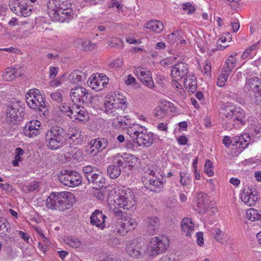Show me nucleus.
<instances>
[{"instance_id": "bf43d9fd", "label": "nucleus", "mask_w": 261, "mask_h": 261, "mask_svg": "<svg viewBox=\"0 0 261 261\" xmlns=\"http://www.w3.org/2000/svg\"><path fill=\"white\" fill-rule=\"evenodd\" d=\"M125 83L127 85H130L131 84H136V80L135 78L132 76L130 74L127 76V80H125Z\"/></svg>"}, {"instance_id": "de8ad7c7", "label": "nucleus", "mask_w": 261, "mask_h": 261, "mask_svg": "<svg viewBox=\"0 0 261 261\" xmlns=\"http://www.w3.org/2000/svg\"><path fill=\"white\" fill-rule=\"evenodd\" d=\"M237 54L233 53L231 54L226 60V65H231L233 64H239L238 59L236 57Z\"/></svg>"}, {"instance_id": "58836bf2", "label": "nucleus", "mask_w": 261, "mask_h": 261, "mask_svg": "<svg viewBox=\"0 0 261 261\" xmlns=\"http://www.w3.org/2000/svg\"><path fill=\"white\" fill-rule=\"evenodd\" d=\"M68 139L74 143L75 145L81 144L83 141V138L81 137V132L75 130V133L68 135Z\"/></svg>"}, {"instance_id": "13d9d810", "label": "nucleus", "mask_w": 261, "mask_h": 261, "mask_svg": "<svg viewBox=\"0 0 261 261\" xmlns=\"http://www.w3.org/2000/svg\"><path fill=\"white\" fill-rule=\"evenodd\" d=\"M244 139V138L243 137H240V136H234V137L232 138V139H231V141L232 142L231 145L232 146L236 145L237 147H239V143L240 139L245 141V140H243Z\"/></svg>"}, {"instance_id": "4be33fe9", "label": "nucleus", "mask_w": 261, "mask_h": 261, "mask_svg": "<svg viewBox=\"0 0 261 261\" xmlns=\"http://www.w3.org/2000/svg\"><path fill=\"white\" fill-rule=\"evenodd\" d=\"M244 89L252 92L261 91V79L255 76L247 79Z\"/></svg>"}, {"instance_id": "a211bd4d", "label": "nucleus", "mask_w": 261, "mask_h": 261, "mask_svg": "<svg viewBox=\"0 0 261 261\" xmlns=\"http://www.w3.org/2000/svg\"><path fill=\"white\" fill-rule=\"evenodd\" d=\"M136 74L144 85L149 88L153 87L154 83L149 71L146 70L139 66L136 70Z\"/></svg>"}, {"instance_id": "09e8293b", "label": "nucleus", "mask_w": 261, "mask_h": 261, "mask_svg": "<svg viewBox=\"0 0 261 261\" xmlns=\"http://www.w3.org/2000/svg\"><path fill=\"white\" fill-rule=\"evenodd\" d=\"M231 66H224L222 70L221 74L219 75L220 77H223L226 81L231 72Z\"/></svg>"}, {"instance_id": "37998d69", "label": "nucleus", "mask_w": 261, "mask_h": 261, "mask_svg": "<svg viewBox=\"0 0 261 261\" xmlns=\"http://www.w3.org/2000/svg\"><path fill=\"white\" fill-rule=\"evenodd\" d=\"M213 162L207 160L204 166V171L208 176H212L214 175Z\"/></svg>"}, {"instance_id": "338daca9", "label": "nucleus", "mask_w": 261, "mask_h": 261, "mask_svg": "<svg viewBox=\"0 0 261 261\" xmlns=\"http://www.w3.org/2000/svg\"><path fill=\"white\" fill-rule=\"evenodd\" d=\"M231 25L233 32H237L240 29V23L238 21L231 22Z\"/></svg>"}, {"instance_id": "f257e3e1", "label": "nucleus", "mask_w": 261, "mask_h": 261, "mask_svg": "<svg viewBox=\"0 0 261 261\" xmlns=\"http://www.w3.org/2000/svg\"><path fill=\"white\" fill-rule=\"evenodd\" d=\"M77 11L72 6L70 0H50L48 14L51 20L68 22L76 17Z\"/></svg>"}, {"instance_id": "5fc2aeb1", "label": "nucleus", "mask_w": 261, "mask_h": 261, "mask_svg": "<svg viewBox=\"0 0 261 261\" xmlns=\"http://www.w3.org/2000/svg\"><path fill=\"white\" fill-rule=\"evenodd\" d=\"M50 97L53 100L57 102H61L62 101V95L59 91L51 93L50 94Z\"/></svg>"}, {"instance_id": "ea45409f", "label": "nucleus", "mask_w": 261, "mask_h": 261, "mask_svg": "<svg viewBox=\"0 0 261 261\" xmlns=\"http://www.w3.org/2000/svg\"><path fill=\"white\" fill-rule=\"evenodd\" d=\"M180 40V32L178 31H175L172 33L169 34L167 37V40L171 44H173L176 43Z\"/></svg>"}, {"instance_id": "69168bd1", "label": "nucleus", "mask_w": 261, "mask_h": 261, "mask_svg": "<svg viewBox=\"0 0 261 261\" xmlns=\"http://www.w3.org/2000/svg\"><path fill=\"white\" fill-rule=\"evenodd\" d=\"M0 50H4V51H8V52H10V53H17L19 51V50L18 49L15 48L13 47H10L9 48H0Z\"/></svg>"}, {"instance_id": "6ab92c4d", "label": "nucleus", "mask_w": 261, "mask_h": 261, "mask_svg": "<svg viewBox=\"0 0 261 261\" xmlns=\"http://www.w3.org/2000/svg\"><path fill=\"white\" fill-rule=\"evenodd\" d=\"M106 218L107 216L102 213V211L96 210L90 217L91 223L103 229L105 227Z\"/></svg>"}, {"instance_id": "423d86ee", "label": "nucleus", "mask_w": 261, "mask_h": 261, "mask_svg": "<svg viewBox=\"0 0 261 261\" xmlns=\"http://www.w3.org/2000/svg\"><path fill=\"white\" fill-rule=\"evenodd\" d=\"M70 97L78 110L83 105L88 106L92 102L93 99L91 93L85 88L81 86L71 89Z\"/></svg>"}, {"instance_id": "0e129e2a", "label": "nucleus", "mask_w": 261, "mask_h": 261, "mask_svg": "<svg viewBox=\"0 0 261 261\" xmlns=\"http://www.w3.org/2000/svg\"><path fill=\"white\" fill-rule=\"evenodd\" d=\"M226 82V81L223 77H220L219 76L218 78L217 85L220 87H222L225 85Z\"/></svg>"}, {"instance_id": "cd10ccee", "label": "nucleus", "mask_w": 261, "mask_h": 261, "mask_svg": "<svg viewBox=\"0 0 261 261\" xmlns=\"http://www.w3.org/2000/svg\"><path fill=\"white\" fill-rule=\"evenodd\" d=\"M122 162L118 160L107 168V173L111 179H116L121 174Z\"/></svg>"}, {"instance_id": "c03bdc74", "label": "nucleus", "mask_w": 261, "mask_h": 261, "mask_svg": "<svg viewBox=\"0 0 261 261\" xmlns=\"http://www.w3.org/2000/svg\"><path fill=\"white\" fill-rule=\"evenodd\" d=\"M73 114L74 115L76 119H79L80 121H83L87 115V112L82 107V109L79 111L74 110Z\"/></svg>"}, {"instance_id": "4c0bfd02", "label": "nucleus", "mask_w": 261, "mask_h": 261, "mask_svg": "<svg viewBox=\"0 0 261 261\" xmlns=\"http://www.w3.org/2000/svg\"><path fill=\"white\" fill-rule=\"evenodd\" d=\"M9 228H10L9 223L6 219L2 220L0 219V237H5L7 233L9 232Z\"/></svg>"}, {"instance_id": "79ce46f5", "label": "nucleus", "mask_w": 261, "mask_h": 261, "mask_svg": "<svg viewBox=\"0 0 261 261\" xmlns=\"http://www.w3.org/2000/svg\"><path fill=\"white\" fill-rule=\"evenodd\" d=\"M240 137H243L244 138L243 140H245V141L241 139L239 140V148H241L242 150H243L249 145L250 141V137L248 135L246 134L240 136Z\"/></svg>"}, {"instance_id": "7ed1b4c3", "label": "nucleus", "mask_w": 261, "mask_h": 261, "mask_svg": "<svg viewBox=\"0 0 261 261\" xmlns=\"http://www.w3.org/2000/svg\"><path fill=\"white\" fill-rule=\"evenodd\" d=\"M73 194L69 192L51 193L45 200L46 207L51 210L63 211L70 209L74 201Z\"/></svg>"}, {"instance_id": "e433bc0d", "label": "nucleus", "mask_w": 261, "mask_h": 261, "mask_svg": "<svg viewBox=\"0 0 261 261\" xmlns=\"http://www.w3.org/2000/svg\"><path fill=\"white\" fill-rule=\"evenodd\" d=\"M122 225L126 231H131L137 227V223L135 219L128 217L125 219Z\"/></svg>"}, {"instance_id": "c756f323", "label": "nucleus", "mask_w": 261, "mask_h": 261, "mask_svg": "<svg viewBox=\"0 0 261 261\" xmlns=\"http://www.w3.org/2000/svg\"><path fill=\"white\" fill-rule=\"evenodd\" d=\"M188 73L186 66H172L171 71V76L176 80H181Z\"/></svg>"}, {"instance_id": "b1692460", "label": "nucleus", "mask_w": 261, "mask_h": 261, "mask_svg": "<svg viewBox=\"0 0 261 261\" xmlns=\"http://www.w3.org/2000/svg\"><path fill=\"white\" fill-rule=\"evenodd\" d=\"M88 84L92 89L98 91L102 90L108 84V80L105 77V79L102 81L97 79L96 75H91L88 80Z\"/></svg>"}, {"instance_id": "4468645a", "label": "nucleus", "mask_w": 261, "mask_h": 261, "mask_svg": "<svg viewBox=\"0 0 261 261\" xmlns=\"http://www.w3.org/2000/svg\"><path fill=\"white\" fill-rule=\"evenodd\" d=\"M108 144V141L105 138H98L92 139L88 145L89 149L87 150L90 155H95L99 152V150H102L106 148Z\"/></svg>"}, {"instance_id": "2eb2a0df", "label": "nucleus", "mask_w": 261, "mask_h": 261, "mask_svg": "<svg viewBox=\"0 0 261 261\" xmlns=\"http://www.w3.org/2000/svg\"><path fill=\"white\" fill-rule=\"evenodd\" d=\"M242 201L249 206H252L255 204L258 200L256 195V190L254 188H250L244 189L241 194Z\"/></svg>"}, {"instance_id": "c9c22d12", "label": "nucleus", "mask_w": 261, "mask_h": 261, "mask_svg": "<svg viewBox=\"0 0 261 261\" xmlns=\"http://www.w3.org/2000/svg\"><path fill=\"white\" fill-rule=\"evenodd\" d=\"M82 72L79 70L72 72L68 76V80L70 83L77 84L82 80Z\"/></svg>"}, {"instance_id": "49530a36", "label": "nucleus", "mask_w": 261, "mask_h": 261, "mask_svg": "<svg viewBox=\"0 0 261 261\" xmlns=\"http://www.w3.org/2000/svg\"><path fill=\"white\" fill-rule=\"evenodd\" d=\"M179 175L180 177V182L182 186H187L190 182V179L187 173L180 172Z\"/></svg>"}, {"instance_id": "393cba45", "label": "nucleus", "mask_w": 261, "mask_h": 261, "mask_svg": "<svg viewBox=\"0 0 261 261\" xmlns=\"http://www.w3.org/2000/svg\"><path fill=\"white\" fill-rule=\"evenodd\" d=\"M138 158L135 155L124 153L117 160L122 162V167L124 168L128 166L133 167L136 166L138 163Z\"/></svg>"}, {"instance_id": "a18cd8bd", "label": "nucleus", "mask_w": 261, "mask_h": 261, "mask_svg": "<svg viewBox=\"0 0 261 261\" xmlns=\"http://www.w3.org/2000/svg\"><path fill=\"white\" fill-rule=\"evenodd\" d=\"M212 234L214 235L216 241L220 242L223 240L224 233L223 231L218 228L212 230Z\"/></svg>"}, {"instance_id": "052dcab7", "label": "nucleus", "mask_w": 261, "mask_h": 261, "mask_svg": "<svg viewBox=\"0 0 261 261\" xmlns=\"http://www.w3.org/2000/svg\"><path fill=\"white\" fill-rule=\"evenodd\" d=\"M58 71V67H51L49 69V76L50 78H54L57 74Z\"/></svg>"}, {"instance_id": "6e6d98bb", "label": "nucleus", "mask_w": 261, "mask_h": 261, "mask_svg": "<svg viewBox=\"0 0 261 261\" xmlns=\"http://www.w3.org/2000/svg\"><path fill=\"white\" fill-rule=\"evenodd\" d=\"M26 188L27 190L29 192L36 191L39 188V183L36 181H33L31 184L27 186Z\"/></svg>"}, {"instance_id": "aec40b11", "label": "nucleus", "mask_w": 261, "mask_h": 261, "mask_svg": "<svg viewBox=\"0 0 261 261\" xmlns=\"http://www.w3.org/2000/svg\"><path fill=\"white\" fill-rule=\"evenodd\" d=\"M207 195L203 192L197 193L195 195L194 201L198 207L199 213H204L206 211Z\"/></svg>"}, {"instance_id": "a878e982", "label": "nucleus", "mask_w": 261, "mask_h": 261, "mask_svg": "<svg viewBox=\"0 0 261 261\" xmlns=\"http://www.w3.org/2000/svg\"><path fill=\"white\" fill-rule=\"evenodd\" d=\"M184 84L185 89L190 93H194L197 90V80L193 75H187L184 79Z\"/></svg>"}, {"instance_id": "20e7f679", "label": "nucleus", "mask_w": 261, "mask_h": 261, "mask_svg": "<svg viewBox=\"0 0 261 261\" xmlns=\"http://www.w3.org/2000/svg\"><path fill=\"white\" fill-rule=\"evenodd\" d=\"M68 134L63 127L55 125L48 129L45 134L46 146L50 150L62 148L67 144Z\"/></svg>"}, {"instance_id": "774afa93", "label": "nucleus", "mask_w": 261, "mask_h": 261, "mask_svg": "<svg viewBox=\"0 0 261 261\" xmlns=\"http://www.w3.org/2000/svg\"><path fill=\"white\" fill-rule=\"evenodd\" d=\"M200 69L205 74H209L211 72V66H200Z\"/></svg>"}, {"instance_id": "680f3d73", "label": "nucleus", "mask_w": 261, "mask_h": 261, "mask_svg": "<svg viewBox=\"0 0 261 261\" xmlns=\"http://www.w3.org/2000/svg\"><path fill=\"white\" fill-rule=\"evenodd\" d=\"M222 143L226 147H229V145L231 144L232 142L229 136H225L222 140Z\"/></svg>"}, {"instance_id": "f704fd0d", "label": "nucleus", "mask_w": 261, "mask_h": 261, "mask_svg": "<svg viewBox=\"0 0 261 261\" xmlns=\"http://www.w3.org/2000/svg\"><path fill=\"white\" fill-rule=\"evenodd\" d=\"M249 101L252 104L261 106V91L252 92L249 96Z\"/></svg>"}, {"instance_id": "8fccbe9b", "label": "nucleus", "mask_w": 261, "mask_h": 261, "mask_svg": "<svg viewBox=\"0 0 261 261\" xmlns=\"http://www.w3.org/2000/svg\"><path fill=\"white\" fill-rule=\"evenodd\" d=\"M60 109L65 114L72 118L71 115L74 114V110L72 109L71 107L67 105H63Z\"/></svg>"}, {"instance_id": "412c9836", "label": "nucleus", "mask_w": 261, "mask_h": 261, "mask_svg": "<svg viewBox=\"0 0 261 261\" xmlns=\"http://www.w3.org/2000/svg\"><path fill=\"white\" fill-rule=\"evenodd\" d=\"M106 179L102 173L98 169L90 179L88 181V183L91 186V187L95 189L98 190L103 187L105 183Z\"/></svg>"}, {"instance_id": "ddd939ff", "label": "nucleus", "mask_w": 261, "mask_h": 261, "mask_svg": "<svg viewBox=\"0 0 261 261\" xmlns=\"http://www.w3.org/2000/svg\"><path fill=\"white\" fill-rule=\"evenodd\" d=\"M144 242L141 239H134L131 243L127 245L126 250L128 254L132 257L138 258L142 255Z\"/></svg>"}, {"instance_id": "6e6552de", "label": "nucleus", "mask_w": 261, "mask_h": 261, "mask_svg": "<svg viewBox=\"0 0 261 261\" xmlns=\"http://www.w3.org/2000/svg\"><path fill=\"white\" fill-rule=\"evenodd\" d=\"M220 109L222 117L233 122L239 121L242 124L245 122V113L240 108L236 107L231 103L226 102L221 104Z\"/></svg>"}, {"instance_id": "7c9ffc66", "label": "nucleus", "mask_w": 261, "mask_h": 261, "mask_svg": "<svg viewBox=\"0 0 261 261\" xmlns=\"http://www.w3.org/2000/svg\"><path fill=\"white\" fill-rule=\"evenodd\" d=\"M181 228L182 231L186 233V236L190 237L191 232L194 230V225L192 223L191 219L185 218L182 220Z\"/></svg>"}, {"instance_id": "dca6fc26", "label": "nucleus", "mask_w": 261, "mask_h": 261, "mask_svg": "<svg viewBox=\"0 0 261 261\" xmlns=\"http://www.w3.org/2000/svg\"><path fill=\"white\" fill-rule=\"evenodd\" d=\"M144 187L150 191L157 192L163 188V183L159 179H155L149 175H145L142 178Z\"/></svg>"}, {"instance_id": "bb28decb", "label": "nucleus", "mask_w": 261, "mask_h": 261, "mask_svg": "<svg viewBox=\"0 0 261 261\" xmlns=\"http://www.w3.org/2000/svg\"><path fill=\"white\" fill-rule=\"evenodd\" d=\"M20 68L8 67L3 74V79L6 81H11L22 75Z\"/></svg>"}, {"instance_id": "473e14b6", "label": "nucleus", "mask_w": 261, "mask_h": 261, "mask_svg": "<svg viewBox=\"0 0 261 261\" xmlns=\"http://www.w3.org/2000/svg\"><path fill=\"white\" fill-rule=\"evenodd\" d=\"M98 170V169L95 166L90 165L84 166L83 168L84 177L88 181Z\"/></svg>"}, {"instance_id": "f8f14e48", "label": "nucleus", "mask_w": 261, "mask_h": 261, "mask_svg": "<svg viewBox=\"0 0 261 261\" xmlns=\"http://www.w3.org/2000/svg\"><path fill=\"white\" fill-rule=\"evenodd\" d=\"M7 117H9L11 121H21L24 115V108L18 101L12 103L7 108Z\"/></svg>"}, {"instance_id": "f03ea898", "label": "nucleus", "mask_w": 261, "mask_h": 261, "mask_svg": "<svg viewBox=\"0 0 261 261\" xmlns=\"http://www.w3.org/2000/svg\"><path fill=\"white\" fill-rule=\"evenodd\" d=\"M108 200L113 202L114 207L113 212L117 216L121 217L123 212L119 208L134 211L136 209V200L130 193H127L123 190L113 189L111 191L108 197Z\"/></svg>"}, {"instance_id": "c85d7f7f", "label": "nucleus", "mask_w": 261, "mask_h": 261, "mask_svg": "<svg viewBox=\"0 0 261 261\" xmlns=\"http://www.w3.org/2000/svg\"><path fill=\"white\" fill-rule=\"evenodd\" d=\"M144 28L150 31L160 33L164 29V25L162 21L157 20H152L148 21L144 24Z\"/></svg>"}, {"instance_id": "39448f33", "label": "nucleus", "mask_w": 261, "mask_h": 261, "mask_svg": "<svg viewBox=\"0 0 261 261\" xmlns=\"http://www.w3.org/2000/svg\"><path fill=\"white\" fill-rule=\"evenodd\" d=\"M126 102V98L123 96L117 99L109 97L104 101V111L110 116L117 117L125 110L127 107Z\"/></svg>"}, {"instance_id": "72a5a7b5", "label": "nucleus", "mask_w": 261, "mask_h": 261, "mask_svg": "<svg viewBox=\"0 0 261 261\" xmlns=\"http://www.w3.org/2000/svg\"><path fill=\"white\" fill-rule=\"evenodd\" d=\"M257 45L253 44L249 47L243 53L242 57L243 59H249L252 58L256 53Z\"/></svg>"}, {"instance_id": "9b49d317", "label": "nucleus", "mask_w": 261, "mask_h": 261, "mask_svg": "<svg viewBox=\"0 0 261 261\" xmlns=\"http://www.w3.org/2000/svg\"><path fill=\"white\" fill-rule=\"evenodd\" d=\"M169 244L168 238L165 236L153 237L148 245L150 255L155 256L165 252L169 247Z\"/></svg>"}, {"instance_id": "f3484780", "label": "nucleus", "mask_w": 261, "mask_h": 261, "mask_svg": "<svg viewBox=\"0 0 261 261\" xmlns=\"http://www.w3.org/2000/svg\"><path fill=\"white\" fill-rule=\"evenodd\" d=\"M41 123L37 120H33L28 122L23 128V134L25 136L33 137L39 134V128Z\"/></svg>"}, {"instance_id": "a19ab883", "label": "nucleus", "mask_w": 261, "mask_h": 261, "mask_svg": "<svg viewBox=\"0 0 261 261\" xmlns=\"http://www.w3.org/2000/svg\"><path fill=\"white\" fill-rule=\"evenodd\" d=\"M65 241L66 244L72 248H79L81 245V241L77 238L69 237L66 238Z\"/></svg>"}, {"instance_id": "5701e85b", "label": "nucleus", "mask_w": 261, "mask_h": 261, "mask_svg": "<svg viewBox=\"0 0 261 261\" xmlns=\"http://www.w3.org/2000/svg\"><path fill=\"white\" fill-rule=\"evenodd\" d=\"M147 231L150 234L156 233L160 227L159 219L155 216L148 217L146 219Z\"/></svg>"}, {"instance_id": "3c124183", "label": "nucleus", "mask_w": 261, "mask_h": 261, "mask_svg": "<svg viewBox=\"0 0 261 261\" xmlns=\"http://www.w3.org/2000/svg\"><path fill=\"white\" fill-rule=\"evenodd\" d=\"M154 115L158 118L163 117L167 112V109L161 107H158L155 110Z\"/></svg>"}, {"instance_id": "2f4dec72", "label": "nucleus", "mask_w": 261, "mask_h": 261, "mask_svg": "<svg viewBox=\"0 0 261 261\" xmlns=\"http://www.w3.org/2000/svg\"><path fill=\"white\" fill-rule=\"evenodd\" d=\"M15 11L17 15L24 17H28L31 14V9L25 4L18 5L15 9Z\"/></svg>"}, {"instance_id": "603ef678", "label": "nucleus", "mask_w": 261, "mask_h": 261, "mask_svg": "<svg viewBox=\"0 0 261 261\" xmlns=\"http://www.w3.org/2000/svg\"><path fill=\"white\" fill-rule=\"evenodd\" d=\"M232 37L229 33H226L222 35L219 39L218 42L224 43L225 42H229L231 41Z\"/></svg>"}, {"instance_id": "4d7b16f0", "label": "nucleus", "mask_w": 261, "mask_h": 261, "mask_svg": "<svg viewBox=\"0 0 261 261\" xmlns=\"http://www.w3.org/2000/svg\"><path fill=\"white\" fill-rule=\"evenodd\" d=\"M203 236V233L201 231L197 232L196 234V237L197 238V243L198 245L200 246H202L204 243Z\"/></svg>"}, {"instance_id": "9d476101", "label": "nucleus", "mask_w": 261, "mask_h": 261, "mask_svg": "<svg viewBox=\"0 0 261 261\" xmlns=\"http://www.w3.org/2000/svg\"><path fill=\"white\" fill-rule=\"evenodd\" d=\"M58 177L61 183L68 187H77L82 181V176L79 172L70 169L62 170Z\"/></svg>"}, {"instance_id": "e2e57ef3", "label": "nucleus", "mask_w": 261, "mask_h": 261, "mask_svg": "<svg viewBox=\"0 0 261 261\" xmlns=\"http://www.w3.org/2000/svg\"><path fill=\"white\" fill-rule=\"evenodd\" d=\"M188 138L184 136H180L177 139L178 142L181 145H186L188 143Z\"/></svg>"}, {"instance_id": "864d4df0", "label": "nucleus", "mask_w": 261, "mask_h": 261, "mask_svg": "<svg viewBox=\"0 0 261 261\" xmlns=\"http://www.w3.org/2000/svg\"><path fill=\"white\" fill-rule=\"evenodd\" d=\"M182 9L187 11L188 14H191L194 12L195 9L190 3H186L182 4Z\"/></svg>"}, {"instance_id": "0eeeda50", "label": "nucleus", "mask_w": 261, "mask_h": 261, "mask_svg": "<svg viewBox=\"0 0 261 261\" xmlns=\"http://www.w3.org/2000/svg\"><path fill=\"white\" fill-rule=\"evenodd\" d=\"M25 101L30 108L43 112V114L48 111L47 103L38 89L30 90L25 95Z\"/></svg>"}, {"instance_id": "1a4fd4ad", "label": "nucleus", "mask_w": 261, "mask_h": 261, "mask_svg": "<svg viewBox=\"0 0 261 261\" xmlns=\"http://www.w3.org/2000/svg\"><path fill=\"white\" fill-rule=\"evenodd\" d=\"M127 133L134 142L137 143L139 146L143 145L146 147H149L153 144L155 136L151 132H148L147 130L140 131L137 130L134 127H130Z\"/></svg>"}]
</instances>
